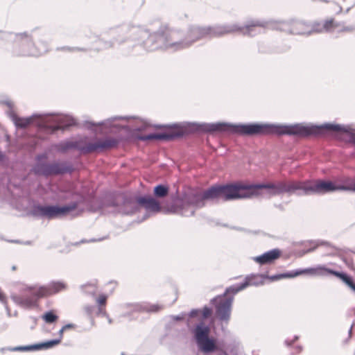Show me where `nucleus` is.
<instances>
[{"instance_id":"1","label":"nucleus","mask_w":355,"mask_h":355,"mask_svg":"<svg viewBox=\"0 0 355 355\" xmlns=\"http://www.w3.org/2000/svg\"><path fill=\"white\" fill-rule=\"evenodd\" d=\"M157 128L168 127L170 130L164 132H155V140L173 141L182 138L189 132L198 133H229L241 136L263 135V123H232L228 122L216 123H183L168 125H157Z\"/></svg>"},{"instance_id":"2","label":"nucleus","mask_w":355,"mask_h":355,"mask_svg":"<svg viewBox=\"0 0 355 355\" xmlns=\"http://www.w3.org/2000/svg\"><path fill=\"white\" fill-rule=\"evenodd\" d=\"M8 114L17 128L25 129L34 124L40 131L48 134L65 130L76 124L73 116L55 112L35 113L28 117H19L14 111L10 110Z\"/></svg>"},{"instance_id":"3","label":"nucleus","mask_w":355,"mask_h":355,"mask_svg":"<svg viewBox=\"0 0 355 355\" xmlns=\"http://www.w3.org/2000/svg\"><path fill=\"white\" fill-rule=\"evenodd\" d=\"M206 206L205 191L188 187L180 193L176 192L171 196V203L167 211L184 217L194 216L196 209H201Z\"/></svg>"},{"instance_id":"4","label":"nucleus","mask_w":355,"mask_h":355,"mask_svg":"<svg viewBox=\"0 0 355 355\" xmlns=\"http://www.w3.org/2000/svg\"><path fill=\"white\" fill-rule=\"evenodd\" d=\"M38 30L15 33L10 53L13 57H37L49 51V44L38 39Z\"/></svg>"},{"instance_id":"5","label":"nucleus","mask_w":355,"mask_h":355,"mask_svg":"<svg viewBox=\"0 0 355 355\" xmlns=\"http://www.w3.org/2000/svg\"><path fill=\"white\" fill-rule=\"evenodd\" d=\"M146 35L147 32L140 26L123 24L112 27L102 32L101 38L98 40V50L113 48L116 44L119 45L128 41L134 42L133 44H135L138 42L139 36L145 37Z\"/></svg>"},{"instance_id":"6","label":"nucleus","mask_w":355,"mask_h":355,"mask_svg":"<svg viewBox=\"0 0 355 355\" xmlns=\"http://www.w3.org/2000/svg\"><path fill=\"white\" fill-rule=\"evenodd\" d=\"M275 24L274 28L292 35H309V22L300 19H289L283 21L251 19L246 22L243 29V34L254 36L257 32V27L265 28Z\"/></svg>"},{"instance_id":"7","label":"nucleus","mask_w":355,"mask_h":355,"mask_svg":"<svg viewBox=\"0 0 355 355\" xmlns=\"http://www.w3.org/2000/svg\"><path fill=\"white\" fill-rule=\"evenodd\" d=\"M73 201L68 205L60 206L59 205H40L35 204L28 211V215L35 218H47L52 220L66 216L71 211L76 209L78 205L85 201L83 195L74 192L71 194Z\"/></svg>"},{"instance_id":"8","label":"nucleus","mask_w":355,"mask_h":355,"mask_svg":"<svg viewBox=\"0 0 355 355\" xmlns=\"http://www.w3.org/2000/svg\"><path fill=\"white\" fill-rule=\"evenodd\" d=\"M244 188L242 183L214 184L204 190L205 200L229 202L246 199L250 196L243 193Z\"/></svg>"},{"instance_id":"9","label":"nucleus","mask_w":355,"mask_h":355,"mask_svg":"<svg viewBox=\"0 0 355 355\" xmlns=\"http://www.w3.org/2000/svg\"><path fill=\"white\" fill-rule=\"evenodd\" d=\"M144 30L147 32V35L145 37L139 36L138 42L130 45L132 50H128L127 54L137 55L142 51L168 50L166 26H161L157 31L150 34L147 30Z\"/></svg>"},{"instance_id":"10","label":"nucleus","mask_w":355,"mask_h":355,"mask_svg":"<svg viewBox=\"0 0 355 355\" xmlns=\"http://www.w3.org/2000/svg\"><path fill=\"white\" fill-rule=\"evenodd\" d=\"M243 27L236 24L217 26H200L190 25L184 30L189 48L195 42L203 39L211 38L223 35L234 31H240L243 33Z\"/></svg>"},{"instance_id":"11","label":"nucleus","mask_w":355,"mask_h":355,"mask_svg":"<svg viewBox=\"0 0 355 355\" xmlns=\"http://www.w3.org/2000/svg\"><path fill=\"white\" fill-rule=\"evenodd\" d=\"M193 337L198 349L205 354H209L216 352L227 353L222 349L218 340L209 336L210 327L203 321L198 323L192 331Z\"/></svg>"},{"instance_id":"12","label":"nucleus","mask_w":355,"mask_h":355,"mask_svg":"<svg viewBox=\"0 0 355 355\" xmlns=\"http://www.w3.org/2000/svg\"><path fill=\"white\" fill-rule=\"evenodd\" d=\"M118 141L116 139L107 137L105 139H99L94 143H88L85 146H80L78 141H62L58 143L56 150L60 153H65L69 150L76 149L83 154H87L94 151H102L116 146Z\"/></svg>"},{"instance_id":"13","label":"nucleus","mask_w":355,"mask_h":355,"mask_svg":"<svg viewBox=\"0 0 355 355\" xmlns=\"http://www.w3.org/2000/svg\"><path fill=\"white\" fill-rule=\"evenodd\" d=\"M74 167L68 162H37L33 168V171L36 175L46 177L51 175H61L66 173H72Z\"/></svg>"},{"instance_id":"14","label":"nucleus","mask_w":355,"mask_h":355,"mask_svg":"<svg viewBox=\"0 0 355 355\" xmlns=\"http://www.w3.org/2000/svg\"><path fill=\"white\" fill-rule=\"evenodd\" d=\"M350 187L345 185L336 184L331 180H318L313 183L311 182H303V193L299 196H309L311 194H321L336 191H349Z\"/></svg>"},{"instance_id":"15","label":"nucleus","mask_w":355,"mask_h":355,"mask_svg":"<svg viewBox=\"0 0 355 355\" xmlns=\"http://www.w3.org/2000/svg\"><path fill=\"white\" fill-rule=\"evenodd\" d=\"M41 286H26L21 290V295L12 294L10 298L12 300L22 307H31L36 304L37 300L44 297Z\"/></svg>"},{"instance_id":"16","label":"nucleus","mask_w":355,"mask_h":355,"mask_svg":"<svg viewBox=\"0 0 355 355\" xmlns=\"http://www.w3.org/2000/svg\"><path fill=\"white\" fill-rule=\"evenodd\" d=\"M168 50L178 51L188 49L184 30L170 29L166 26Z\"/></svg>"},{"instance_id":"17","label":"nucleus","mask_w":355,"mask_h":355,"mask_svg":"<svg viewBox=\"0 0 355 355\" xmlns=\"http://www.w3.org/2000/svg\"><path fill=\"white\" fill-rule=\"evenodd\" d=\"M233 296H227L225 298L218 299L214 304L216 308V315L219 320L227 324L230 319Z\"/></svg>"},{"instance_id":"18","label":"nucleus","mask_w":355,"mask_h":355,"mask_svg":"<svg viewBox=\"0 0 355 355\" xmlns=\"http://www.w3.org/2000/svg\"><path fill=\"white\" fill-rule=\"evenodd\" d=\"M138 197L139 196L131 193L121 194L119 214L123 215H132L136 213L140 207L137 202Z\"/></svg>"},{"instance_id":"19","label":"nucleus","mask_w":355,"mask_h":355,"mask_svg":"<svg viewBox=\"0 0 355 355\" xmlns=\"http://www.w3.org/2000/svg\"><path fill=\"white\" fill-rule=\"evenodd\" d=\"M298 191L299 193H303V182L300 181H292L289 182H279L275 185L274 191H270V196H277L283 193H295Z\"/></svg>"},{"instance_id":"20","label":"nucleus","mask_w":355,"mask_h":355,"mask_svg":"<svg viewBox=\"0 0 355 355\" xmlns=\"http://www.w3.org/2000/svg\"><path fill=\"white\" fill-rule=\"evenodd\" d=\"M316 272L314 275L325 276L332 275L341 279L347 286H349L353 291L355 292V282L352 276L346 272L342 271L334 270L331 268H326L325 266H319L316 268Z\"/></svg>"},{"instance_id":"21","label":"nucleus","mask_w":355,"mask_h":355,"mask_svg":"<svg viewBox=\"0 0 355 355\" xmlns=\"http://www.w3.org/2000/svg\"><path fill=\"white\" fill-rule=\"evenodd\" d=\"M316 272L315 268H298L293 270L287 271L286 272L276 274L273 275H265L266 279L272 282H275L285 278H294L302 275H314Z\"/></svg>"},{"instance_id":"22","label":"nucleus","mask_w":355,"mask_h":355,"mask_svg":"<svg viewBox=\"0 0 355 355\" xmlns=\"http://www.w3.org/2000/svg\"><path fill=\"white\" fill-rule=\"evenodd\" d=\"M123 307L124 309H130V311H128L123 314V317H130L131 314L135 312L154 313L158 311L160 309V307L156 304H148L141 303H125L123 305Z\"/></svg>"},{"instance_id":"23","label":"nucleus","mask_w":355,"mask_h":355,"mask_svg":"<svg viewBox=\"0 0 355 355\" xmlns=\"http://www.w3.org/2000/svg\"><path fill=\"white\" fill-rule=\"evenodd\" d=\"M338 26L339 24L336 23L333 19L325 20L323 22H309V35L314 33L330 32Z\"/></svg>"},{"instance_id":"24","label":"nucleus","mask_w":355,"mask_h":355,"mask_svg":"<svg viewBox=\"0 0 355 355\" xmlns=\"http://www.w3.org/2000/svg\"><path fill=\"white\" fill-rule=\"evenodd\" d=\"M140 207H143L147 211L157 213L161 211L162 206L155 197L150 196H141L137 198Z\"/></svg>"},{"instance_id":"25","label":"nucleus","mask_w":355,"mask_h":355,"mask_svg":"<svg viewBox=\"0 0 355 355\" xmlns=\"http://www.w3.org/2000/svg\"><path fill=\"white\" fill-rule=\"evenodd\" d=\"M281 253L279 249L274 248L261 255L252 257V259L260 265L270 264L280 257Z\"/></svg>"},{"instance_id":"26","label":"nucleus","mask_w":355,"mask_h":355,"mask_svg":"<svg viewBox=\"0 0 355 355\" xmlns=\"http://www.w3.org/2000/svg\"><path fill=\"white\" fill-rule=\"evenodd\" d=\"M275 185V184L274 183H262L257 184H243V186L245 187V188L243 189V193L250 196L248 198H251L253 196L261 195L260 189H270V191H274Z\"/></svg>"},{"instance_id":"27","label":"nucleus","mask_w":355,"mask_h":355,"mask_svg":"<svg viewBox=\"0 0 355 355\" xmlns=\"http://www.w3.org/2000/svg\"><path fill=\"white\" fill-rule=\"evenodd\" d=\"M44 290V296L55 295L60 291H65L67 285L62 281H51L46 286H41Z\"/></svg>"},{"instance_id":"28","label":"nucleus","mask_w":355,"mask_h":355,"mask_svg":"<svg viewBox=\"0 0 355 355\" xmlns=\"http://www.w3.org/2000/svg\"><path fill=\"white\" fill-rule=\"evenodd\" d=\"M248 287L247 282H240L238 284H233L229 287H227L223 295H217L216 297L211 299V302L214 303L218 299L225 298L227 295L232 294V295L236 294L241 291H243Z\"/></svg>"},{"instance_id":"29","label":"nucleus","mask_w":355,"mask_h":355,"mask_svg":"<svg viewBox=\"0 0 355 355\" xmlns=\"http://www.w3.org/2000/svg\"><path fill=\"white\" fill-rule=\"evenodd\" d=\"M265 275H266L263 274H251L246 276L243 282H247L248 286H259L263 284L264 279H266V277H264Z\"/></svg>"},{"instance_id":"30","label":"nucleus","mask_w":355,"mask_h":355,"mask_svg":"<svg viewBox=\"0 0 355 355\" xmlns=\"http://www.w3.org/2000/svg\"><path fill=\"white\" fill-rule=\"evenodd\" d=\"M60 343V338L46 340L42 343L34 344L35 351L48 349L53 348Z\"/></svg>"},{"instance_id":"31","label":"nucleus","mask_w":355,"mask_h":355,"mask_svg":"<svg viewBox=\"0 0 355 355\" xmlns=\"http://www.w3.org/2000/svg\"><path fill=\"white\" fill-rule=\"evenodd\" d=\"M169 187L163 184L156 185L153 189V195L156 198H163L168 195Z\"/></svg>"},{"instance_id":"32","label":"nucleus","mask_w":355,"mask_h":355,"mask_svg":"<svg viewBox=\"0 0 355 355\" xmlns=\"http://www.w3.org/2000/svg\"><path fill=\"white\" fill-rule=\"evenodd\" d=\"M1 352H4L5 351L10 352H31L35 351L34 344L24 345V346H17V347H3L0 349Z\"/></svg>"},{"instance_id":"33","label":"nucleus","mask_w":355,"mask_h":355,"mask_svg":"<svg viewBox=\"0 0 355 355\" xmlns=\"http://www.w3.org/2000/svg\"><path fill=\"white\" fill-rule=\"evenodd\" d=\"M125 119H126V117H125V116H114V117H111V118L108 119L107 121H101L98 123H96L92 121H87L85 122V125L88 129H92L95 126H101V125L106 124V123H110V122L114 121L115 120Z\"/></svg>"},{"instance_id":"34","label":"nucleus","mask_w":355,"mask_h":355,"mask_svg":"<svg viewBox=\"0 0 355 355\" xmlns=\"http://www.w3.org/2000/svg\"><path fill=\"white\" fill-rule=\"evenodd\" d=\"M82 291L89 295L95 296L97 293V288L95 284H86L80 286Z\"/></svg>"},{"instance_id":"35","label":"nucleus","mask_w":355,"mask_h":355,"mask_svg":"<svg viewBox=\"0 0 355 355\" xmlns=\"http://www.w3.org/2000/svg\"><path fill=\"white\" fill-rule=\"evenodd\" d=\"M42 318L45 321V322L52 324L58 320V315H56L53 311L51 310L44 313L42 315Z\"/></svg>"},{"instance_id":"36","label":"nucleus","mask_w":355,"mask_h":355,"mask_svg":"<svg viewBox=\"0 0 355 355\" xmlns=\"http://www.w3.org/2000/svg\"><path fill=\"white\" fill-rule=\"evenodd\" d=\"M121 205V195L118 196L117 197L112 198L109 199L107 202L106 205L107 207H115L116 209V212L119 213V208Z\"/></svg>"},{"instance_id":"37","label":"nucleus","mask_w":355,"mask_h":355,"mask_svg":"<svg viewBox=\"0 0 355 355\" xmlns=\"http://www.w3.org/2000/svg\"><path fill=\"white\" fill-rule=\"evenodd\" d=\"M56 50L62 51H68V52H75V51L86 52L88 51V49L87 48L78 47V46H69L58 47L56 49Z\"/></svg>"},{"instance_id":"38","label":"nucleus","mask_w":355,"mask_h":355,"mask_svg":"<svg viewBox=\"0 0 355 355\" xmlns=\"http://www.w3.org/2000/svg\"><path fill=\"white\" fill-rule=\"evenodd\" d=\"M14 32L4 31L0 30V42H11L14 38Z\"/></svg>"},{"instance_id":"39","label":"nucleus","mask_w":355,"mask_h":355,"mask_svg":"<svg viewBox=\"0 0 355 355\" xmlns=\"http://www.w3.org/2000/svg\"><path fill=\"white\" fill-rule=\"evenodd\" d=\"M135 138L140 141H148V140H153L155 139V133H150L146 135H136Z\"/></svg>"},{"instance_id":"40","label":"nucleus","mask_w":355,"mask_h":355,"mask_svg":"<svg viewBox=\"0 0 355 355\" xmlns=\"http://www.w3.org/2000/svg\"><path fill=\"white\" fill-rule=\"evenodd\" d=\"M201 312L202 319H207L211 316L212 313V309L207 306H205Z\"/></svg>"},{"instance_id":"41","label":"nucleus","mask_w":355,"mask_h":355,"mask_svg":"<svg viewBox=\"0 0 355 355\" xmlns=\"http://www.w3.org/2000/svg\"><path fill=\"white\" fill-rule=\"evenodd\" d=\"M95 309L96 307L94 305H86L84 307V311L88 316H91Z\"/></svg>"},{"instance_id":"42","label":"nucleus","mask_w":355,"mask_h":355,"mask_svg":"<svg viewBox=\"0 0 355 355\" xmlns=\"http://www.w3.org/2000/svg\"><path fill=\"white\" fill-rule=\"evenodd\" d=\"M107 298V295L102 294L96 299V302L100 306H105L106 304Z\"/></svg>"},{"instance_id":"43","label":"nucleus","mask_w":355,"mask_h":355,"mask_svg":"<svg viewBox=\"0 0 355 355\" xmlns=\"http://www.w3.org/2000/svg\"><path fill=\"white\" fill-rule=\"evenodd\" d=\"M186 313H180L179 315H171L170 318H171L173 320H175V321H180V320H182L184 317L186 316Z\"/></svg>"},{"instance_id":"44","label":"nucleus","mask_w":355,"mask_h":355,"mask_svg":"<svg viewBox=\"0 0 355 355\" xmlns=\"http://www.w3.org/2000/svg\"><path fill=\"white\" fill-rule=\"evenodd\" d=\"M200 312H201V311L200 309H193L191 310V311L188 313V315L190 318H196V317L198 316V315L200 314Z\"/></svg>"},{"instance_id":"45","label":"nucleus","mask_w":355,"mask_h":355,"mask_svg":"<svg viewBox=\"0 0 355 355\" xmlns=\"http://www.w3.org/2000/svg\"><path fill=\"white\" fill-rule=\"evenodd\" d=\"M337 24H339V26H337L336 28H338V27H341L340 31H347V32H349V31H352L354 28L352 26H341V24L340 23H338L336 22Z\"/></svg>"},{"instance_id":"46","label":"nucleus","mask_w":355,"mask_h":355,"mask_svg":"<svg viewBox=\"0 0 355 355\" xmlns=\"http://www.w3.org/2000/svg\"><path fill=\"white\" fill-rule=\"evenodd\" d=\"M98 310H99V312L101 313L103 316H105V317H106L107 318L108 322L110 324H112V320L109 317V315L107 314V313L105 311H103L101 310V307H99Z\"/></svg>"},{"instance_id":"47","label":"nucleus","mask_w":355,"mask_h":355,"mask_svg":"<svg viewBox=\"0 0 355 355\" xmlns=\"http://www.w3.org/2000/svg\"><path fill=\"white\" fill-rule=\"evenodd\" d=\"M314 243H315L316 246L320 245H329V243L327 241H314Z\"/></svg>"},{"instance_id":"48","label":"nucleus","mask_w":355,"mask_h":355,"mask_svg":"<svg viewBox=\"0 0 355 355\" xmlns=\"http://www.w3.org/2000/svg\"><path fill=\"white\" fill-rule=\"evenodd\" d=\"M76 327V324H73V323H68L65 325L63 326L64 329L66 330V329H73V328H75Z\"/></svg>"},{"instance_id":"49","label":"nucleus","mask_w":355,"mask_h":355,"mask_svg":"<svg viewBox=\"0 0 355 355\" xmlns=\"http://www.w3.org/2000/svg\"><path fill=\"white\" fill-rule=\"evenodd\" d=\"M6 155L0 150V162H3L4 160H6Z\"/></svg>"},{"instance_id":"50","label":"nucleus","mask_w":355,"mask_h":355,"mask_svg":"<svg viewBox=\"0 0 355 355\" xmlns=\"http://www.w3.org/2000/svg\"><path fill=\"white\" fill-rule=\"evenodd\" d=\"M284 343L287 347H291L293 345V340H289L286 339L285 340Z\"/></svg>"},{"instance_id":"51","label":"nucleus","mask_w":355,"mask_h":355,"mask_svg":"<svg viewBox=\"0 0 355 355\" xmlns=\"http://www.w3.org/2000/svg\"><path fill=\"white\" fill-rule=\"evenodd\" d=\"M46 155L45 154L38 155L36 157L37 160L40 161L42 159H46Z\"/></svg>"},{"instance_id":"52","label":"nucleus","mask_w":355,"mask_h":355,"mask_svg":"<svg viewBox=\"0 0 355 355\" xmlns=\"http://www.w3.org/2000/svg\"><path fill=\"white\" fill-rule=\"evenodd\" d=\"M64 331H65V329H64V327H62L60 329V331H58V334H59V336H60V338H60V340L62 339V336H63V333H64Z\"/></svg>"},{"instance_id":"53","label":"nucleus","mask_w":355,"mask_h":355,"mask_svg":"<svg viewBox=\"0 0 355 355\" xmlns=\"http://www.w3.org/2000/svg\"><path fill=\"white\" fill-rule=\"evenodd\" d=\"M4 306H5V309H6V310L7 315H8V317H10V316H11L10 310V309H9V307H8V304H6Z\"/></svg>"},{"instance_id":"54","label":"nucleus","mask_w":355,"mask_h":355,"mask_svg":"<svg viewBox=\"0 0 355 355\" xmlns=\"http://www.w3.org/2000/svg\"><path fill=\"white\" fill-rule=\"evenodd\" d=\"M275 207H276L277 208L279 209L282 211L284 210V206L282 204L275 205Z\"/></svg>"},{"instance_id":"55","label":"nucleus","mask_w":355,"mask_h":355,"mask_svg":"<svg viewBox=\"0 0 355 355\" xmlns=\"http://www.w3.org/2000/svg\"><path fill=\"white\" fill-rule=\"evenodd\" d=\"M148 217H149V214H148V211H146V213L144 215L141 220H144L146 218H148Z\"/></svg>"},{"instance_id":"56","label":"nucleus","mask_w":355,"mask_h":355,"mask_svg":"<svg viewBox=\"0 0 355 355\" xmlns=\"http://www.w3.org/2000/svg\"><path fill=\"white\" fill-rule=\"evenodd\" d=\"M299 339V336H295L294 338H293V342H295L296 340H297Z\"/></svg>"},{"instance_id":"57","label":"nucleus","mask_w":355,"mask_h":355,"mask_svg":"<svg viewBox=\"0 0 355 355\" xmlns=\"http://www.w3.org/2000/svg\"><path fill=\"white\" fill-rule=\"evenodd\" d=\"M349 191H353L355 192V184H354V186L352 187H350V189Z\"/></svg>"},{"instance_id":"58","label":"nucleus","mask_w":355,"mask_h":355,"mask_svg":"<svg viewBox=\"0 0 355 355\" xmlns=\"http://www.w3.org/2000/svg\"><path fill=\"white\" fill-rule=\"evenodd\" d=\"M352 328H353V325H352L349 329V334L351 335L352 334Z\"/></svg>"},{"instance_id":"59","label":"nucleus","mask_w":355,"mask_h":355,"mask_svg":"<svg viewBox=\"0 0 355 355\" xmlns=\"http://www.w3.org/2000/svg\"><path fill=\"white\" fill-rule=\"evenodd\" d=\"M30 319L33 320L34 322H36V318L35 317H30Z\"/></svg>"},{"instance_id":"60","label":"nucleus","mask_w":355,"mask_h":355,"mask_svg":"<svg viewBox=\"0 0 355 355\" xmlns=\"http://www.w3.org/2000/svg\"><path fill=\"white\" fill-rule=\"evenodd\" d=\"M103 239H92V241H102Z\"/></svg>"},{"instance_id":"61","label":"nucleus","mask_w":355,"mask_h":355,"mask_svg":"<svg viewBox=\"0 0 355 355\" xmlns=\"http://www.w3.org/2000/svg\"><path fill=\"white\" fill-rule=\"evenodd\" d=\"M297 349H299V351H301L302 349V346H298L297 347Z\"/></svg>"},{"instance_id":"62","label":"nucleus","mask_w":355,"mask_h":355,"mask_svg":"<svg viewBox=\"0 0 355 355\" xmlns=\"http://www.w3.org/2000/svg\"><path fill=\"white\" fill-rule=\"evenodd\" d=\"M7 105H8V106H9L10 107H11V103H7Z\"/></svg>"},{"instance_id":"63","label":"nucleus","mask_w":355,"mask_h":355,"mask_svg":"<svg viewBox=\"0 0 355 355\" xmlns=\"http://www.w3.org/2000/svg\"><path fill=\"white\" fill-rule=\"evenodd\" d=\"M12 243H18V241H11Z\"/></svg>"},{"instance_id":"64","label":"nucleus","mask_w":355,"mask_h":355,"mask_svg":"<svg viewBox=\"0 0 355 355\" xmlns=\"http://www.w3.org/2000/svg\"><path fill=\"white\" fill-rule=\"evenodd\" d=\"M316 246H315L313 249H309V252L313 250L315 248Z\"/></svg>"}]
</instances>
